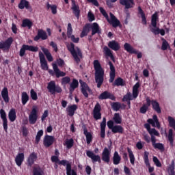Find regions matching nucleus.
<instances>
[{
	"label": "nucleus",
	"mask_w": 175,
	"mask_h": 175,
	"mask_svg": "<svg viewBox=\"0 0 175 175\" xmlns=\"http://www.w3.org/2000/svg\"><path fill=\"white\" fill-rule=\"evenodd\" d=\"M12 44H13V38L10 37L5 41L0 42V50H9Z\"/></svg>",
	"instance_id": "14"
},
{
	"label": "nucleus",
	"mask_w": 175,
	"mask_h": 175,
	"mask_svg": "<svg viewBox=\"0 0 175 175\" xmlns=\"http://www.w3.org/2000/svg\"><path fill=\"white\" fill-rule=\"evenodd\" d=\"M25 158L24 153H18L15 157V163H16L17 166H21L23 165Z\"/></svg>",
	"instance_id": "36"
},
{
	"label": "nucleus",
	"mask_w": 175,
	"mask_h": 175,
	"mask_svg": "<svg viewBox=\"0 0 175 175\" xmlns=\"http://www.w3.org/2000/svg\"><path fill=\"white\" fill-rule=\"evenodd\" d=\"M149 155L150 152L145 151L143 158L146 167L148 168L149 173H152V172H154V167H151V165L150 164V159H148Z\"/></svg>",
	"instance_id": "22"
},
{
	"label": "nucleus",
	"mask_w": 175,
	"mask_h": 175,
	"mask_svg": "<svg viewBox=\"0 0 175 175\" xmlns=\"http://www.w3.org/2000/svg\"><path fill=\"white\" fill-rule=\"evenodd\" d=\"M127 151L129 153V157L130 158V162L131 163V165H135V154H133V152H132V150H131V148H127Z\"/></svg>",
	"instance_id": "52"
},
{
	"label": "nucleus",
	"mask_w": 175,
	"mask_h": 175,
	"mask_svg": "<svg viewBox=\"0 0 175 175\" xmlns=\"http://www.w3.org/2000/svg\"><path fill=\"white\" fill-rule=\"evenodd\" d=\"M67 37L68 39H70L72 43H79V42L80 41V38L79 37L76 38L73 34H70V36H67Z\"/></svg>",
	"instance_id": "59"
},
{
	"label": "nucleus",
	"mask_w": 175,
	"mask_h": 175,
	"mask_svg": "<svg viewBox=\"0 0 175 175\" xmlns=\"http://www.w3.org/2000/svg\"><path fill=\"white\" fill-rule=\"evenodd\" d=\"M88 32H90V24H86L81 33V38H84V36H87L88 35Z\"/></svg>",
	"instance_id": "51"
},
{
	"label": "nucleus",
	"mask_w": 175,
	"mask_h": 175,
	"mask_svg": "<svg viewBox=\"0 0 175 175\" xmlns=\"http://www.w3.org/2000/svg\"><path fill=\"white\" fill-rule=\"evenodd\" d=\"M8 118L10 121H11V122H14V121H16V109H10L8 113Z\"/></svg>",
	"instance_id": "48"
},
{
	"label": "nucleus",
	"mask_w": 175,
	"mask_h": 175,
	"mask_svg": "<svg viewBox=\"0 0 175 175\" xmlns=\"http://www.w3.org/2000/svg\"><path fill=\"white\" fill-rule=\"evenodd\" d=\"M101 111L102 107H100V104H99V103H97L93 109V117L96 121L102 118V113H100Z\"/></svg>",
	"instance_id": "15"
},
{
	"label": "nucleus",
	"mask_w": 175,
	"mask_h": 175,
	"mask_svg": "<svg viewBox=\"0 0 175 175\" xmlns=\"http://www.w3.org/2000/svg\"><path fill=\"white\" fill-rule=\"evenodd\" d=\"M49 36H47V33L43 29H38L37 36L34 37L35 42H38L40 39H42V40H47Z\"/></svg>",
	"instance_id": "20"
},
{
	"label": "nucleus",
	"mask_w": 175,
	"mask_h": 175,
	"mask_svg": "<svg viewBox=\"0 0 175 175\" xmlns=\"http://www.w3.org/2000/svg\"><path fill=\"white\" fill-rule=\"evenodd\" d=\"M153 162L157 167H162V164L161 163V161H159V159H158V157H157L155 156L153 157Z\"/></svg>",
	"instance_id": "61"
},
{
	"label": "nucleus",
	"mask_w": 175,
	"mask_h": 175,
	"mask_svg": "<svg viewBox=\"0 0 175 175\" xmlns=\"http://www.w3.org/2000/svg\"><path fill=\"white\" fill-rule=\"evenodd\" d=\"M98 99H100V100H105L106 99L116 100V96L109 91H105L98 96Z\"/></svg>",
	"instance_id": "18"
},
{
	"label": "nucleus",
	"mask_w": 175,
	"mask_h": 175,
	"mask_svg": "<svg viewBox=\"0 0 175 175\" xmlns=\"http://www.w3.org/2000/svg\"><path fill=\"white\" fill-rule=\"evenodd\" d=\"M30 96L33 100H38V93L33 89L30 90Z\"/></svg>",
	"instance_id": "60"
},
{
	"label": "nucleus",
	"mask_w": 175,
	"mask_h": 175,
	"mask_svg": "<svg viewBox=\"0 0 175 175\" xmlns=\"http://www.w3.org/2000/svg\"><path fill=\"white\" fill-rule=\"evenodd\" d=\"M55 142V138L54 136L46 135L44 137L43 144L44 147L49 148L51 147V146H53Z\"/></svg>",
	"instance_id": "17"
},
{
	"label": "nucleus",
	"mask_w": 175,
	"mask_h": 175,
	"mask_svg": "<svg viewBox=\"0 0 175 175\" xmlns=\"http://www.w3.org/2000/svg\"><path fill=\"white\" fill-rule=\"evenodd\" d=\"M111 106V109H113L114 111H118V110L121 109V103H118V102L112 103Z\"/></svg>",
	"instance_id": "53"
},
{
	"label": "nucleus",
	"mask_w": 175,
	"mask_h": 175,
	"mask_svg": "<svg viewBox=\"0 0 175 175\" xmlns=\"http://www.w3.org/2000/svg\"><path fill=\"white\" fill-rule=\"evenodd\" d=\"M139 88H140V83L137 82L133 87V98L134 99L139 96Z\"/></svg>",
	"instance_id": "41"
},
{
	"label": "nucleus",
	"mask_w": 175,
	"mask_h": 175,
	"mask_svg": "<svg viewBox=\"0 0 175 175\" xmlns=\"http://www.w3.org/2000/svg\"><path fill=\"white\" fill-rule=\"evenodd\" d=\"M79 87V81L76 79H73L72 83L70 85L69 91L73 92L76 88Z\"/></svg>",
	"instance_id": "46"
},
{
	"label": "nucleus",
	"mask_w": 175,
	"mask_h": 175,
	"mask_svg": "<svg viewBox=\"0 0 175 175\" xmlns=\"http://www.w3.org/2000/svg\"><path fill=\"white\" fill-rule=\"evenodd\" d=\"M82 129L83 130V135H85V137H86L87 144H91V142H92V139H93L92 134H91V133L88 132L85 124H83L82 126Z\"/></svg>",
	"instance_id": "28"
},
{
	"label": "nucleus",
	"mask_w": 175,
	"mask_h": 175,
	"mask_svg": "<svg viewBox=\"0 0 175 175\" xmlns=\"http://www.w3.org/2000/svg\"><path fill=\"white\" fill-rule=\"evenodd\" d=\"M73 33V29L72 28V24L68 23L67 27V36H70Z\"/></svg>",
	"instance_id": "62"
},
{
	"label": "nucleus",
	"mask_w": 175,
	"mask_h": 175,
	"mask_svg": "<svg viewBox=\"0 0 175 175\" xmlns=\"http://www.w3.org/2000/svg\"><path fill=\"white\" fill-rule=\"evenodd\" d=\"M32 175H44V170L39 165L33 167Z\"/></svg>",
	"instance_id": "32"
},
{
	"label": "nucleus",
	"mask_w": 175,
	"mask_h": 175,
	"mask_svg": "<svg viewBox=\"0 0 175 175\" xmlns=\"http://www.w3.org/2000/svg\"><path fill=\"white\" fill-rule=\"evenodd\" d=\"M150 105H152V108L153 109V110H154V111H157L158 114H161V113H162L159 103H158L156 100H150Z\"/></svg>",
	"instance_id": "34"
},
{
	"label": "nucleus",
	"mask_w": 175,
	"mask_h": 175,
	"mask_svg": "<svg viewBox=\"0 0 175 175\" xmlns=\"http://www.w3.org/2000/svg\"><path fill=\"white\" fill-rule=\"evenodd\" d=\"M99 10L101 14H103V16L106 18L107 21H108L109 24L112 25L113 28H117V27H121V22H120V21L116 18V16H114L113 13L109 14V16L111 17L110 19V18H109V14H107V12H106V10H105L103 8L100 7Z\"/></svg>",
	"instance_id": "4"
},
{
	"label": "nucleus",
	"mask_w": 175,
	"mask_h": 175,
	"mask_svg": "<svg viewBox=\"0 0 175 175\" xmlns=\"http://www.w3.org/2000/svg\"><path fill=\"white\" fill-rule=\"evenodd\" d=\"M1 96L5 103H9V90L5 87L1 90Z\"/></svg>",
	"instance_id": "38"
},
{
	"label": "nucleus",
	"mask_w": 175,
	"mask_h": 175,
	"mask_svg": "<svg viewBox=\"0 0 175 175\" xmlns=\"http://www.w3.org/2000/svg\"><path fill=\"white\" fill-rule=\"evenodd\" d=\"M76 110H77V105L75 104L72 105H68L66 108V111L70 117H73L75 116Z\"/></svg>",
	"instance_id": "35"
},
{
	"label": "nucleus",
	"mask_w": 175,
	"mask_h": 175,
	"mask_svg": "<svg viewBox=\"0 0 175 175\" xmlns=\"http://www.w3.org/2000/svg\"><path fill=\"white\" fill-rule=\"evenodd\" d=\"M46 88L51 95H55V94H61V92H62V88H61V86L58 85H57L54 81H51L48 83Z\"/></svg>",
	"instance_id": "6"
},
{
	"label": "nucleus",
	"mask_w": 175,
	"mask_h": 175,
	"mask_svg": "<svg viewBox=\"0 0 175 175\" xmlns=\"http://www.w3.org/2000/svg\"><path fill=\"white\" fill-rule=\"evenodd\" d=\"M43 130H40L38 131L37 135L36 136V141L35 143L36 144H39V142H40V139L42 136H43Z\"/></svg>",
	"instance_id": "54"
},
{
	"label": "nucleus",
	"mask_w": 175,
	"mask_h": 175,
	"mask_svg": "<svg viewBox=\"0 0 175 175\" xmlns=\"http://www.w3.org/2000/svg\"><path fill=\"white\" fill-rule=\"evenodd\" d=\"M62 84H69L70 83V77H64L62 79Z\"/></svg>",
	"instance_id": "63"
},
{
	"label": "nucleus",
	"mask_w": 175,
	"mask_h": 175,
	"mask_svg": "<svg viewBox=\"0 0 175 175\" xmlns=\"http://www.w3.org/2000/svg\"><path fill=\"white\" fill-rule=\"evenodd\" d=\"M53 68L57 79H59V77H64V76H66V73L59 70V68H58V66H57V64H53Z\"/></svg>",
	"instance_id": "37"
},
{
	"label": "nucleus",
	"mask_w": 175,
	"mask_h": 175,
	"mask_svg": "<svg viewBox=\"0 0 175 175\" xmlns=\"http://www.w3.org/2000/svg\"><path fill=\"white\" fill-rule=\"evenodd\" d=\"M72 1V7H71V10H72V13L77 18L79 19V17H80V7L79 5L76 4V1L75 0H71Z\"/></svg>",
	"instance_id": "24"
},
{
	"label": "nucleus",
	"mask_w": 175,
	"mask_h": 175,
	"mask_svg": "<svg viewBox=\"0 0 175 175\" xmlns=\"http://www.w3.org/2000/svg\"><path fill=\"white\" fill-rule=\"evenodd\" d=\"M111 132L113 134L120 133V135H122V133H124V127H122L121 125L116 124L111 129Z\"/></svg>",
	"instance_id": "43"
},
{
	"label": "nucleus",
	"mask_w": 175,
	"mask_h": 175,
	"mask_svg": "<svg viewBox=\"0 0 175 175\" xmlns=\"http://www.w3.org/2000/svg\"><path fill=\"white\" fill-rule=\"evenodd\" d=\"M161 40L163 42L161 45V50L165 51L167 50L168 47H170L169 42H167V41L163 38H161Z\"/></svg>",
	"instance_id": "55"
},
{
	"label": "nucleus",
	"mask_w": 175,
	"mask_h": 175,
	"mask_svg": "<svg viewBox=\"0 0 175 175\" xmlns=\"http://www.w3.org/2000/svg\"><path fill=\"white\" fill-rule=\"evenodd\" d=\"M112 159L113 165H120V163H121V156H120L118 152H114Z\"/></svg>",
	"instance_id": "44"
},
{
	"label": "nucleus",
	"mask_w": 175,
	"mask_h": 175,
	"mask_svg": "<svg viewBox=\"0 0 175 175\" xmlns=\"http://www.w3.org/2000/svg\"><path fill=\"white\" fill-rule=\"evenodd\" d=\"M124 49L127 51V53H129V54H137V58H138V59L143 57V55H142V52L138 53V51L135 49L131 44L128 42L124 43Z\"/></svg>",
	"instance_id": "10"
},
{
	"label": "nucleus",
	"mask_w": 175,
	"mask_h": 175,
	"mask_svg": "<svg viewBox=\"0 0 175 175\" xmlns=\"http://www.w3.org/2000/svg\"><path fill=\"white\" fill-rule=\"evenodd\" d=\"M111 145H109L108 146V148H104V150L102 152L101 159L103 161V162H105V163H109V162H110V155L111 154Z\"/></svg>",
	"instance_id": "11"
},
{
	"label": "nucleus",
	"mask_w": 175,
	"mask_h": 175,
	"mask_svg": "<svg viewBox=\"0 0 175 175\" xmlns=\"http://www.w3.org/2000/svg\"><path fill=\"white\" fill-rule=\"evenodd\" d=\"M100 135L102 139H105L106 137V118H103V121L100 122Z\"/></svg>",
	"instance_id": "30"
},
{
	"label": "nucleus",
	"mask_w": 175,
	"mask_h": 175,
	"mask_svg": "<svg viewBox=\"0 0 175 175\" xmlns=\"http://www.w3.org/2000/svg\"><path fill=\"white\" fill-rule=\"evenodd\" d=\"M93 65L95 70V81L97 83V88H100L105 80V70L98 60H94Z\"/></svg>",
	"instance_id": "1"
},
{
	"label": "nucleus",
	"mask_w": 175,
	"mask_h": 175,
	"mask_svg": "<svg viewBox=\"0 0 175 175\" xmlns=\"http://www.w3.org/2000/svg\"><path fill=\"white\" fill-rule=\"evenodd\" d=\"M18 9H24L25 8V9H31V5H29V1H21L20 3L18 5Z\"/></svg>",
	"instance_id": "47"
},
{
	"label": "nucleus",
	"mask_w": 175,
	"mask_h": 175,
	"mask_svg": "<svg viewBox=\"0 0 175 175\" xmlns=\"http://www.w3.org/2000/svg\"><path fill=\"white\" fill-rule=\"evenodd\" d=\"M25 51H32L33 53H37V51H39V48L32 45L23 44L22 45V47L19 51L20 57H24L25 55Z\"/></svg>",
	"instance_id": "9"
},
{
	"label": "nucleus",
	"mask_w": 175,
	"mask_h": 175,
	"mask_svg": "<svg viewBox=\"0 0 175 175\" xmlns=\"http://www.w3.org/2000/svg\"><path fill=\"white\" fill-rule=\"evenodd\" d=\"M42 51H43L44 55H46V57L48 59L49 62H53V56L51 55V53H50L49 49L44 48L42 49Z\"/></svg>",
	"instance_id": "50"
},
{
	"label": "nucleus",
	"mask_w": 175,
	"mask_h": 175,
	"mask_svg": "<svg viewBox=\"0 0 175 175\" xmlns=\"http://www.w3.org/2000/svg\"><path fill=\"white\" fill-rule=\"evenodd\" d=\"M159 20L158 12H154L151 16V25L153 28L150 29L151 32L154 35H159V28L157 27V23Z\"/></svg>",
	"instance_id": "7"
},
{
	"label": "nucleus",
	"mask_w": 175,
	"mask_h": 175,
	"mask_svg": "<svg viewBox=\"0 0 175 175\" xmlns=\"http://www.w3.org/2000/svg\"><path fill=\"white\" fill-rule=\"evenodd\" d=\"M128 100H133V98H132V94H131V92H127L122 98V102H126Z\"/></svg>",
	"instance_id": "58"
},
{
	"label": "nucleus",
	"mask_w": 175,
	"mask_h": 175,
	"mask_svg": "<svg viewBox=\"0 0 175 175\" xmlns=\"http://www.w3.org/2000/svg\"><path fill=\"white\" fill-rule=\"evenodd\" d=\"M114 123L115 122L113 120H109L107 122V127L109 128V129H111V131L113 129V126H115Z\"/></svg>",
	"instance_id": "64"
},
{
	"label": "nucleus",
	"mask_w": 175,
	"mask_h": 175,
	"mask_svg": "<svg viewBox=\"0 0 175 175\" xmlns=\"http://www.w3.org/2000/svg\"><path fill=\"white\" fill-rule=\"evenodd\" d=\"M47 9H51L52 14H55L57 13V5H51L49 3H46Z\"/></svg>",
	"instance_id": "56"
},
{
	"label": "nucleus",
	"mask_w": 175,
	"mask_h": 175,
	"mask_svg": "<svg viewBox=\"0 0 175 175\" xmlns=\"http://www.w3.org/2000/svg\"><path fill=\"white\" fill-rule=\"evenodd\" d=\"M39 58L41 65V69H42V70H49V65L47 64V60H46V57H44L43 53H39Z\"/></svg>",
	"instance_id": "19"
},
{
	"label": "nucleus",
	"mask_w": 175,
	"mask_h": 175,
	"mask_svg": "<svg viewBox=\"0 0 175 175\" xmlns=\"http://www.w3.org/2000/svg\"><path fill=\"white\" fill-rule=\"evenodd\" d=\"M67 48L68 51H70L72 58H74V61L76 62L77 65L81 62V59H83V52L81 49L77 46L75 48V44L73 42H70L67 45Z\"/></svg>",
	"instance_id": "2"
},
{
	"label": "nucleus",
	"mask_w": 175,
	"mask_h": 175,
	"mask_svg": "<svg viewBox=\"0 0 175 175\" xmlns=\"http://www.w3.org/2000/svg\"><path fill=\"white\" fill-rule=\"evenodd\" d=\"M0 116L3 120V126L5 132H8V118H6V112L4 109H0Z\"/></svg>",
	"instance_id": "25"
},
{
	"label": "nucleus",
	"mask_w": 175,
	"mask_h": 175,
	"mask_svg": "<svg viewBox=\"0 0 175 175\" xmlns=\"http://www.w3.org/2000/svg\"><path fill=\"white\" fill-rule=\"evenodd\" d=\"M91 28L92 36H94V35H96V33H98V35H100V33H102V29H100V27H99V25L97 23H94Z\"/></svg>",
	"instance_id": "33"
},
{
	"label": "nucleus",
	"mask_w": 175,
	"mask_h": 175,
	"mask_svg": "<svg viewBox=\"0 0 175 175\" xmlns=\"http://www.w3.org/2000/svg\"><path fill=\"white\" fill-rule=\"evenodd\" d=\"M79 83L81 88V93L83 94V96H85V98H88V92L89 94H91L92 92V90H91V88H90V86H88V85L85 82L83 81V80L80 79Z\"/></svg>",
	"instance_id": "12"
},
{
	"label": "nucleus",
	"mask_w": 175,
	"mask_h": 175,
	"mask_svg": "<svg viewBox=\"0 0 175 175\" xmlns=\"http://www.w3.org/2000/svg\"><path fill=\"white\" fill-rule=\"evenodd\" d=\"M119 3L122 6H124L126 12L135 7V0H120Z\"/></svg>",
	"instance_id": "16"
},
{
	"label": "nucleus",
	"mask_w": 175,
	"mask_h": 175,
	"mask_svg": "<svg viewBox=\"0 0 175 175\" xmlns=\"http://www.w3.org/2000/svg\"><path fill=\"white\" fill-rule=\"evenodd\" d=\"M86 155L88 157V158L92 159L93 163H95V162H98V163H100L102 162L100 160V156L95 154V153L91 150L86 151Z\"/></svg>",
	"instance_id": "21"
},
{
	"label": "nucleus",
	"mask_w": 175,
	"mask_h": 175,
	"mask_svg": "<svg viewBox=\"0 0 175 175\" xmlns=\"http://www.w3.org/2000/svg\"><path fill=\"white\" fill-rule=\"evenodd\" d=\"M38 160V153L33 152L29 154L27 158V162L28 166H32L35 162Z\"/></svg>",
	"instance_id": "26"
},
{
	"label": "nucleus",
	"mask_w": 175,
	"mask_h": 175,
	"mask_svg": "<svg viewBox=\"0 0 175 175\" xmlns=\"http://www.w3.org/2000/svg\"><path fill=\"white\" fill-rule=\"evenodd\" d=\"M107 45L108 47H109L111 50H113V51H118V50L121 49V45L116 40L109 41Z\"/></svg>",
	"instance_id": "29"
},
{
	"label": "nucleus",
	"mask_w": 175,
	"mask_h": 175,
	"mask_svg": "<svg viewBox=\"0 0 175 175\" xmlns=\"http://www.w3.org/2000/svg\"><path fill=\"white\" fill-rule=\"evenodd\" d=\"M63 144L66 147L67 150H70V148H72V147L75 146V140L73 139V138H67L66 139Z\"/></svg>",
	"instance_id": "42"
},
{
	"label": "nucleus",
	"mask_w": 175,
	"mask_h": 175,
	"mask_svg": "<svg viewBox=\"0 0 175 175\" xmlns=\"http://www.w3.org/2000/svg\"><path fill=\"white\" fill-rule=\"evenodd\" d=\"M168 140L171 146H173L174 139H173V129H170L168 131Z\"/></svg>",
	"instance_id": "57"
},
{
	"label": "nucleus",
	"mask_w": 175,
	"mask_h": 175,
	"mask_svg": "<svg viewBox=\"0 0 175 175\" xmlns=\"http://www.w3.org/2000/svg\"><path fill=\"white\" fill-rule=\"evenodd\" d=\"M36 121H38V107H33L29 115V124L33 125L36 124Z\"/></svg>",
	"instance_id": "13"
},
{
	"label": "nucleus",
	"mask_w": 175,
	"mask_h": 175,
	"mask_svg": "<svg viewBox=\"0 0 175 175\" xmlns=\"http://www.w3.org/2000/svg\"><path fill=\"white\" fill-rule=\"evenodd\" d=\"M51 161L55 163H58V165H62V166H66V172L67 175H77L76 170L72 169V163H69L67 160H61L58 159V156H52Z\"/></svg>",
	"instance_id": "3"
},
{
	"label": "nucleus",
	"mask_w": 175,
	"mask_h": 175,
	"mask_svg": "<svg viewBox=\"0 0 175 175\" xmlns=\"http://www.w3.org/2000/svg\"><path fill=\"white\" fill-rule=\"evenodd\" d=\"M108 65L109 66L110 72H109V83H113L114 79H116V67L111 61L108 62Z\"/></svg>",
	"instance_id": "23"
},
{
	"label": "nucleus",
	"mask_w": 175,
	"mask_h": 175,
	"mask_svg": "<svg viewBox=\"0 0 175 175\" xmlns=\"http://www.w3.org/2000/svg\"><path fill=\"white\" fill-rule=\"evenodd\" d=\"M29 100V96L26 92H23L21 94L22 105H27Z\"/></svg>",
	"instance_id": "49"
},
{
	"label": "nucleus",
	"mask_w": 175,
	"mask_h": 175,
	"mask_svg": "<svg viewBox=\"0 0 175 175\" xmlns=\"http://www.w3.org/2000/svg\"><path fill=\"white\" fill-rule=\"evenodd\" d=\"M103 52L106 57H109L112 62H116V57L113 55V51L107 46L103 47Z\"/></svg>",
	"instance_id": "31"
},
{
	"label": "nucleus",
	"mask_w": 175,
	"mask_h": 175,
	"mask_svg": "<svg viewBox=\"0 0 175 175\" xmlns=\"http://www.w3.org/2000/svg\"><path fill=\"white\" fill-rule=\"evenodd\" d=\"M149 135H150V140L152 142V146L154 148L160 150V151H165V146L162 143H157V138L155 136H159V133L155 129H151L148 131Z\"/></svg>",
	"instance_id": "5"
},
{
	"label": "nucleus",
	"mask_w": 175,
	"mask_h": 175,
	"mask_svg": "<svg viewBox=\"0 0 175 175\" xmlns=\"http://www.w3.org/2000/svg\"><path fill=\"white\" fill-rule=\"evenodd\" d=\"M147 122L148 123H146L144 124V128H146L148 132L151 129L150 125H152V126H155L156 124V126L157 128H161V124L159 123V120H158V116L157 115H153L152 119H148Z\"/></svg>",
	"instance_id": "8"
},
{
	"label": "nucleus",
	"mask_w": 175,
	"mask_h": 175,
	"mask_svg": "<svg viewBox=\"0 0 175 175\" xmlns=\"http://www.w3.org/2000/svg\"><path fill=\"white\" fill-rule=\"evenodd\" d=\"M113 85L116 87H124V85H126V83L125 82V80H124V79L121 77H118L114 81Z\"/></svg>",
	"instance_id": "39"
},
{
	"label": "nucleus",
	"mask_w": 175,
	"mask_h": 175,
	"mask_svg": "<svg viewBox=\"0 0 175 175\" xmlns=\"http://www.w3.org/2000/svg\"><path fill=\"white\" fill-rule=\"evenodd\" d=\"M113 122L117 125L122 124V117L120 115V113H115L112 118Z\"/></svg>",
	"instance_id": "45"
},
{
	"label": "nucleus",
	"mask_w": 175,
	"mask_h": 175,
	"mask_svg": "<svg viewBox=\"0 0 175 175\" xmlns=\"http://www.w3.org/2000/svg\"><path fill=\"white\" fill-rule=\"evenodd\" d=\"M32 25H33V23L31 21V20L28 18L23 19L22 21L21 27L22 28H28V29H31L32 28Z\"/></svg>",
	"instance_id": "40"
},
{
	"label": "nucleus",
	"mask_w": 175,
	"mask_h": 175,
	"mask_svg": "<svg viewBox=\"0 0 175 175\" xmlns=\"http://www.w3.org/2000/svg\"><path fill=\"white\" fill-rule=\"evenodd\" d=\"M146 104H144L139 109V111L142 114H146L148 110V108L151 106V100L150 99V97H146Z\"/></svg>",
	"instance_id": "27"
}]
</instances>
